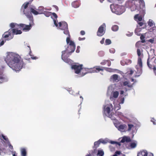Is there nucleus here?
<instances>
[{
	"mask_svg": "<svg viewBox=\"0 0 156 156\" xmlns=\"http://www.w3.org/2000/svg\"><path fill=\"white\" fill-rule=\"evenodd\" d=\"M104 152L102 150L99 149L98 150L97 155L98 156H103Z\"/></svg>",
	"mask_w": 156,
	"mask_h": 156,
	"instance_id": "28",
	"label": "nucleus"
},
{
	"mask_svg": "<svg viewBox=\"0 0 156 156\" xmlns=\"http://www.w3.org/2000/svg\"><path fill=\"white\" fill-rule=\"evenodd\" d=\"M101 142L102 143H104V140H103L102 141H101V140L100 139L98 140L97 141H96L94 142V148L96 149L98 147H99L100 144Z\"/></svg>",
	"mask_w": 156,
	"mask_h": 156,
	"instance_id": "23",
	"label": "nucleus"
},
{
	"mask_svg": "<svg viewBox=\"0 0 156 156\" xmlns=\"http://www.w3.org/2000/svg\"><path fill=\"white\" fill-rule=\"evenodd\" d=\"M30 3L29 2H27L26 3H24L22 5L21 9V10L23 11L24 14V12H26L28 11V9L29 8H28V9H27L26 11L25 10V9L27 8L28 5Z\"/></svg>",
	"mask_w": 156,
	"mask_h": 156,
	"instance_id": "15",
	"label": "nucleus"
},
{
	"mask_svg": "<svg viewBox=\"0 0 156 156\" xmlns=\"http://www.w3.org/2000/svg\"><path fill=\"white\" fill-rule=\"evenodd\" d=\"M105 39L104 38H103L102 40L100 41V43L101 44H103L104 43Z\"/></svg>",
	"mask_w": 156,
	"mask_h": 156,
	"instance_id": "54",
	"label": "nucleus"
},
{
	"mask_svg": "<svg viewBox=\"0 0 156 156\" xmlns=\"http://www.w3.org/2000/svg\"><path fill=\"white\" fill-rule=\"evenodd\" d=\"M137 53L139 57H140V56L141 55V54L140 50L139 49H137Z\"/></svg>",
	"mask_w": 156,
	"mask_h": 156,
	"instance_id": "41",
	"label": "nucleus"
},
{
	"mask_svg": "<svg viewBox=\"0 0 156 156\" xmlns=\"http://www.w3.org/2000/svg\"><path fill=\"white\" fill-rule=\"evenodd\" d=\"M92 70L91 71L93 73L94 72H98L100 71H103L104 70V69L102 68V67H101L99 66H97L94 67L92 69H91Z\"/></svg>",
	"mask_w": 156,
	"mask_h": 156,
	"instance_id": "16",
	"label": "nucleus"
},
{
	"mask_svg": "<svg viewBox=\"0 0 156 156\" xmlns=\"http://www.w3.org/2000/svg\"><path fill=\"white\" fill-rule=\"evenodd\" d=\"M32 13L35 15H37L40 13L32 8H29L28 11L24 12V14L29 19L30 21H31V22H32L33 21V17Z\"/></svg>",
	"mask_w": 156,
	"mask_h": 156,
	"instance_id": "4",
	"label": "nucleus"
},
{
	"mask_svg": "<svg viewBox=\"0 0 156 156\" xmlns=\"http://www.w3.org/2000/svg\"><path fill=\"white\" fill-rule=\"evenodd\" d=\"M154 119H152L151 120V121L152 122L153 124H155V122L154 121Z\"/></svg>",
	"mask_w": 156,
	"mask_h": 156,
	"instance_id": "63",
	"label": "nucleus"
},
{
	"mask_svg": "<svg viewBox=\"0 0 156 156\" xmlns=\"http://www.w3.org/2000/svg\"><path fill=\"white\" fill-rule=\"evenodd\" d=\"M106 30V25L103 23L98 28L97 32V35L99 37L102 36L105 34Z\"/></svg>",
	"mask_w": 156,
	"mask_h": 156,
	"instance_id": "8",
	"label": "nucleus"
},
{
	"mask_svg": "<svg viewBox=\"0 0 156 156\" xmlns=\"http://www.w3.org/2000/svg\"><path fill=\"white\" fill-rule=\"evenodd\" d=\"M144 41H137L135 44L136 47L137 48H144L145 47H143V45L142 43H144Z\"/></svg>",
	"mask_w": 156,
	"mask_h": 156,
	"instance_id": "19",
	"label": "nucleus"
},
{
	"mask_svg": "<svg viewBox=\"0 0 156 156\" xmlns=\"http://www.w3.org/2000/svg\"><path fill=\"white\" fill-rule=\"evenodd\" d=\"M116 127L118 129V130L121 132H125L127 128V126L126 124H121L118 126H116Z\"/></svg>",
	"mask_w": 156,
	"mask_h": 156,
	"instance_id": "17",
	"label": "nucleus"
},
{
	"mask_svg": "<svg viewBox=\"0 0 156 156\" xmlns=\"http://www.w3.org/2000/svg\"><path fill=\"white\" fill-rule=\"evenodd\" d=\"M21 154L22 156H26L27 152L25 148H23L21 150Z\"/></svg>",
	"mask_w": 156,
	"mask_h": 156,
	"instance_id": "29",
	"label": "nucleus"
},
{
	"mask_svg": "<svg viewBox=\"0 0 156 156\" xmlns=\"http://www.w3.org/2000/svg\"><path fill=\"white\" fill-rule=\"evenodd\" d=\"M56 20H56L55 19L54 20V24L56 26V27H58V24L57 23Z\"/></svg>",
	"mask_w": 156,
	"mask_h": 156,
	"instance_id": "50",
	"label": "nucleus"
},
{
	"mask_svg": "<svg viewBox=\"0 0 156 156\" xmlns=\"http://www.w3.org/2000/svg\"><path fill=\"white\" fill-rule=\"evenodd\" d=\"M72 5L75 8H78L80 5V2L78 1H74L72 3Z\"/></svg>",
	"mask_w": 156,
	"mask_h": 156,
	"instance_id": "24",
	"label": "nucleus"
},
{
	"mask_svg": "<svg viewBox=\"0 0 156 156\" xmlns=\"http://www.w3.org/2000/svg\"><path fill=\"white\" fill-rule=\"evenodd\" d=\"M112 156H126V155L122 153L121 151H117L115 152V154Z\"/></svg>",
	"mask_w": 156,
	"mask_h": 156,
	"instance_id": "26",
	"label": "nucleus"
},
{
	"mask_svg": "<svg viewBox=\"0 0 156 156\" xmlns=\"http://www.w3.org/2000/svg\"><path fill=\"white\" fill-rule=\"evenodd\" d=\"M25 24L21 23L18 25L20 28H21L23 30V29L25 27Z\"/></svg>",
	"mask_w": 156,
	"mask_h": 156,
	"instance_id": "42",
	"label": "nucleus"
},
{
	"mask_svg": "<svg viewBox=\"0 0 156 156\" xmlns=\"http://www.w3.org/2000/svg\"><path fill=\"white\" fill-rule=\"evenodd\" d=\"M4 43V42L3 41H2L0 43V46H1L3 45Z\"/></svg>",
	"mask_w": 156,
	"mask_h": 156,
	"instance_id": "60",
	"label": "nucleus"
},
{
	"mask_svg": "<svg viewBox=\"0 0 156 156\" xmlns=\"http://www.w3.org/2000/svg\"><path fill=\"white\" fill-rule=\"evenodd\" d=\"M145 37L144 35L142 34H141L140 37V39L141 41H144V42H146V41L144 39Z\"/></svg>",
	"mask_w": 156,
	"mask_h": 156,
	"instance_id": "44",
	"label": "nucleus"
},
{
	"mask_svg": "<svg viewBox=\"0 0 156 156\" xmlns=\"http://www.w3.org/2000/svg\"><path fill=\"white\" fill-rule=\"evenodd\" d=\"M106 45H108L110 44L111 43V41L109 39H106L105 41Z\"/></svg>",
	"mask_w": 156,
	"mask_h": 156,
	"instance_id": "37",
	"label": "nucleus"
},
{
	"mask_svg": "<svg viewBox=\"0 0 156 156\" xmlns=\"http://www.w3.org/2000/svg\"><path fill=\"white\" fill-rule=\"evenodd\" d=\"M65 34L68 35V37H67L66 39V41L67 44H68L69 43V44L70 41H71L70 40V35L69 32V34Z\"/></svg>",
	"mask_w": 156,
	"mask_h": 156,
	"instance_id": "32",
	"label": "nucleus"
},
{
	"mask_svg": "<svg viewBox=\"0 0 156 156\" xmlns=\"http://www.w3.org/2000/svg\"><path fill=\"white\" fill-rule=\"evenodd\" d=\"M128 128L127 130L128 131H130L131 129L134 126L133 125V124H128Z\"/></svg>",
	"mask_w": 156,
	"mask_h": 156,
	"instance_id": "38",
	"label": "nucleus"
},
{
	"mask_svg": "<svg viewBox=\"0 0 156 156\" xmlns=\"http://www.w3.org/2000/svg\"><path fill=\"white\" fill-rule=\"evenodd\" d=\"M66 53V51H62V58L65 62L69 63L70 62V59L65 56V54Z\"/></svg>",
	"mask_w": 156,
	"mask_h": 156,
	"instance_id": "13",
	"label": "nucleus"
},
{
	"mask_svg": "<svg viewBox=\"0 0 156 156\" xmlns=\"http://www.w3.org/2000/svg\"><path fill=\"white\" fill-rule=\"evenodd\" d=\"M112 79L114 81L117 82L118 81V76L117 74H114L111 76Z\"/></svg>",
	"mask_w": 156,
	"mask_h": 156,
	"instance_id": "27",
	"label": "nucleus"
},
{
	"mask_svg": "<svg viewBox=\"0 0 156 156\" xmlns=\"http://www.w3.org/2000/svg\"><path fill=\"white\" fill-rule=\"evenodd\" d=\"M136 146V144L135 143H133L130 144V146L131 148H135Z\"/></svg>",
	"mask_w": 156,
	"mask_h": 156,
	"instance_id": "40",
	"label": "nucleus"
},
{
	"mask_svg": "<svg viewBox=\"0 0 156 156\" xmlns=\"http://www.w3.org/2000/svg\"><path fill=\"white\" fill-rule=\"evenodd\" d=\"M119 27L117 25H114L112 27V30L114 31H116L118 30Z\"/></svg>",
	"mask_w": 156,
	"mask_h": 156,
	"instance_id": "30",
	"label": "nucleus"
},
{
	"mask_svg": "<svg viewBox=\"0 0 156 156\" xmlns=\"http://www.w3.org/2000/svg\"><path fill=\"white\" fill-rule=\"evenodd\" d=\"M57 16L55 13L54 12L52 13V16H51V17L53 19V18H54L55 19L57 20Z\"/></svg>",
	"mask_w": 156,
	"mask_h": 156,
	"instance_id": "36",
	"label": "nucleus"
},
{
	"mask_svg": "<svg viewBox=\"0 0 156 156\" xmlns=\"http://www.w3.org/2000/svg\"><path fill=\"white\" fill-rule=\"evenodd\" d=\"M85 39V37H83V38H81L80 37H79L78 38L79 40V41H82V40H83Z\"/></svg>",
	"mask_w": 156,
	"mask_h": 156,
	"instance_id": "58",
	"label": "nucleus"
},
{
	"mask_svg": "<svg viewBox=\"0 0 156 156\" xmlns=\"http://www.w3.org/2000/svg\"><path fill=\"white\" fill-rule=\"evenodd\" d=\"M154 62L152 60V59H150L149 58H148L147 61V65L150 69H153L154 71L155 72L156 68L154 66Z\"/></svg>",
	"mask_w": 156,
	"mask_h": 156,
	"instance_id": "11",
	"label": "nucleus"
},
{
	"mask_svg": "<svg viewBox=\"0 0 156 156\" xmlns=\"http://www.w3.org/2000/svg\"><path fill=\"white\" fill-rule=\"evenodd\" d=\"M147 152L146 151H141L137 153V156H147Z\"/></svg>",
	"mask_w": 156,
	"mask_h": 156,
	"instance_id": "20",
	"label": "nucleus"
},
{
	"mask_svg": "<svg viewBox=\"0 0 156 156\" xmlns=\"http://www.w3.org/2000/svg\"><path fill=\"white\" fill-rule=\"evenodd\" d=\"M137 65L139 66V68L136 67L137 69L136 74V76H139L141 75L142 73L143 63L142 59L140 57H139L138 58Z\"/></svg>",
	"mask_w": 156,
	"mask_h": 156,
	"instance_id": "7",
	"label": "nucleus"
},
{
	"mask_svg": "<svg viewBox=\"0 0 156 156\" xmlns=\"http://www.w3.org/2000/svg\"><path fill=\"white\" fill-rule=\"evenodd\" d=\"M72 68L74 70L76 74H79L81 70H84L86 72H82L81 76H83L86 75V74L89 73V70L86 68L83 69V68L82 65H77L76 64H74L72 66Z\"/></svg>",
	"mask_w": 156,
	"mask_h": 156,
	"instance_id": "2",
	"label": "nucleus"
},
{
	"mask_svg": "<svg viewBox=\"0 0 156 156\" xmlns=\"http://www.w3.org/2000/svg\"><path fill=\"white\" fill-rule=\"evenodd\" d=\"M107 65L108 66H109L111 65V63L109 60H107Z\"/></svg>",
	"mask_w": 156,
	"mask_h": 156,
	"instance_id": "48",
	"label": "nucleus"
},
{
	"mask_svg": "<svg viewBox=\"0 0 156 156\" xmlns=\"http://www.w3.org/2000/svg\"><path fill=\"white\" fill-rule=\"evenodd\" d=\"M31 58L33 59H36L37 58L36 57H31Z\"/></svg>",
	"mask_w": 156,
	"mask_h": 156,
	"instance_id": "62",
	"label": "nucleus"
},
{
	"mask_svg": "<svg viewBox=\"0 0 156 156\" xmlns=\"http://www.w3.org/2000/svg\"><path fill=\"white\" fill-rule=\"evenodd\" d=\"M154 40L153 39H150L148 40V41L151 43H153L154 42Z\"/></svg>",
	"mask_w": 156,
	"mask_h": 156,
	"instance_id": "57",
	"label": "nucleus"
},
{
	"mask_svg": "<svg viewBox=\"0 0 156 156\" xmlns=\"http://www.w3.org/2000/svg\"><path fill=\"white\" fill-rule=\"evenodd\" d=\"M110 143L112 144H116V142L113 141H111L110 142Z\"/></svg>",
	"mask_w": 156,
	"mask_h": 156,
	"instance_id": "59",
	"label": "nucleus"
},
{
	"mask_svg": "<svg viewBox=\"0 0 156 156\" xmlns=\"http://www.w3.org/2000/svg\"><path fill=\"white\" fill-rule=\"evenodd\" d=\"M138 24L140 27H141L143 26V25L144 24V23L142 22H138Z\"/></svg>",
	"mask_w": 156,
	"mask_h": 156,
	"instance_id": "55",
	"label": "nucleus"
},
{
	"mask_svg": "<svg viewBox=\"0 0 156 156\" xmlns=\"http://www.w3.org/2000/svg\"><path fill=\"white\" fill-rule=\"evenodd\" d=\"M53 7H54L56 9V11H58V8L56 5H53Z\"/></svg>",
	"mask_w": 156,
	"mask_h": 156,
	"instance_id": "51",
	"label": "nucleus"
},
{
	"mask_svg": "<svg viewBox=\"0 0 156 156\" xmlns=\"http://www.w3.org/2000/svg\"><path fill=\"white\" fill-rule=\"evenodd\" d=\"M144 6V2L143 0H136L134 4L131 7L132 11H133L136 9L138 10L142 9Z\"/></svg>",
	"mask_w": 156,
	"mask_h": 156,
	"instance_id": "3",
	"label": "nucleus"
},
{
	"mask_svg": "<svg viewBox=\"0 0 156 156\" xmlns=\"http://www.w3.org/2000/svg\"><path fill=\"white\" fill-rule=\"evenodd\" d=\"M122 7L119 6L118 5H116L115 7V13L118 15L122 14L123 11L122 9Z\"/></svg>",
	"mask_w": 156,
	"mask_h": 156,
	"instance_id": "14",
	"label": "nucleus"
},
{
	"mask_svg": "<svg viewBox=\"0 0 156 156\" xmlns=\"http://www.w3.org/2000/svg\"><path fill=\"white\" fill-rule=\"evenodd\" d=\"M108 72H111L112 71V69L111 68H104Z\"/></svg>",
	"mask_w": 156,
	"mask_h": 156,
	"instance_id": "45",
	"label": "nucleus"
},
{
	"mask_svg": "<svg viewBox=\"0 0 156 156\" xmlns=\"http://www.w3.org/2000/svg\"><path fill=\"white\" fill-rule=\"evenodd\" d=\"M112 108V105L111 104H109L104 106L103 110L105 113L109 114L110 112L111 109Z\"/></svg>",
	"mask_w": 156,
	"mask_h": 156,
	"instance_id": "10",
	"label": "nucleus"
},
{
	"mask_svg": "<svg viewBox=\"0 0 156 156\" xmlns=\"http://www.w3.org/2000/svg\"><path fill=\"white\" fill-rule=\"evenodd\" d=\"M148 25L150 27L154 26L155 24L154 22L151 20H149L148 22Z\"/></svg>",
	"mask_w": 156,
	"mask_h": 156,
	"instance_id": "33",
	"label": "nucleus"
},
{
	"mask_svg": "<svg viewBox=\"0 0 156 156\" xmlns=\"http://www.w3.org/2000/svg\"><path fill=\"white\" fill-rule=\"evenodd\" d=\"M59 28L63 30L64 34H69V30L68 28V24L65 22H60L58 23Z\"/></svg>",
	"mask_w": 156,
	"mask_h": 156,
	"instance_id": "6",
	"label": "nucleus"
},
{
	"mask_svg": "<svg viewBox=\"0 0 156 156\" xmlns=\"http://www.w3.org/2000/svg\"><path fill=\"white\" fill-rule=\"evenodd\" d=\"M80 48V46H78L77 48V49L76 50V52L77 53H79L80 52L79 49Z\"/></svg>",
	"mask_w": 156,
	"mask_h": 156,
	"instance_id": "52",
	"label": "nucleus"
},
{
	"mask_svg": "<svg viewBox=\"0 0 156 156\" xmlns=\"http://www.w3.org/2000/svg\"><path fill=\"white\" fill-rule=\"evenodd\" d=\"M109 51L111 53H113L115 52V50L113 49H111L109 50Z\"/></svg>",
	"mask_w": 156,
	"mask_h": 156,
	"instance_id": "56",
	"label": "nucleus"
},
{
	"mask_svg": "<svg viewBox=\"0 0 156 156\" xmlns=\"http://www.w3.org/2000/svg\"><path fill=\"white\" fill-rule=\"evenodd\" d=\"M98 54L100 56H102L104 55V52L102 51H99L98 53Z\"/></svg>",
	"mask_w": 156,
	"mask_h": 156,
	"instance_id": "47",
	"label": "nucleus"
},
{
	"mask_svg": "<svg viewBox=\"0 0 156 156\" xmlns=\"http://www.w3.org/2000/svg\"><path fill=\"white\" fill-rule=\"evenodd\" d=\"M147 156H154V155L152 153H150L148 154V155L147 154Z\"/></svg>",
	"mask_w": 156,
	"mask_h": 156,
	"instance_id": "61",
	"label": "nucleus"
},
{
	"mask_svg": "<svg viewBox=\"0 0 156 156\" xmlns=\"http://www.w3.org/2000/svg\"><path fill=\"white\" fill-rule=\"evenodd\" d=\"M12 34H21L22 33V32L21 30H17L15 29H11Z\"/></svg>",
	"mask_w": 156,
	"mask_h": 156,
	"instance_id": "25",
	"label": "nucleus"
},
{
	"mask_svg": "<svg viewBox=\"0 0 156 156\" xmlns=\"http://www.w3.org/2000/svg\"><path fill=\"white\" fill-rule=\"evenodd\" d=\"M75 48L76 46L74 43L73 41H70L67 48L64 51H66V53L70 55L74 51Z\"/></svg>",
	"mask_w": 156,
	"mask_h": 156,
	"instance_id": "5",
	"label": "nucleus"
},
{
	"mask_svg": "<svg viewBox=\"0 0 156 156\" xmlns=\"http://www.w3.org/2000/svg\"><path fill=\"white\" fill-rule=\"evenodd\" d=\"M134 83L130 84L129 81H125L123 82V84L124 86H126L130 88H131L133 86Z\"/></svg>",
	"mask_w": 156,
	"mask_h": 156,
	"instance_id": "22",
	"label": "nucleus"
},
{
	"mask_svg": "<svg viewBox=\"0 0 156 156\" xmlns=\"http://www.w3.org/2000/svg\"><path fill=\"white\" fill-rule=\"evenodd\" d=\"M80 34L81 35H83L85 34V32L84 30H81L80 32Z\"/></svg>",
	"mask_w": 156,
	"mask_h": 156,
	"instance_id": "53",
	"label": "nucleus"
},
{
	"mask_svg": "<svg viewBox=\"0 0 156 156\" xmlns=\"http://www.w3.org/2000/svg\"><path fill=\"white\" fill-rule=\"evenodd\" d=\"M85 156H92L91 154L89 153V154H87Z\"/></svg>",
	"mask_w": 156,
	"mask_h": 156,
	"instance_id": "64",
	"label": "nucleus"
},
{
	"mask_svg": "<svg viewBox=\"0 0 156 156\" xmlns=\"http://www.w3.org/2000/svg\"><path fill=\"white\" fill-rule=\"evenodd\" d=\"M140 30L139 29H136L135 30V34L138 35V36H140Z\"/></svg>",
	"mask_w": 156,
	"mask_h": 156,
	"instance_id": "35",
	"label": "nucleus"
},
{
	"mask_svg": "<svg viewBox=\"0 0 156 156\" xmlns=\"http://www.w3.org/2000/svg\"><path fill=\"white\" fill-rule=\"evenodd\" d=\"M107 60H103V61L101 62L100 64L102 65H104L107 63Z\"/></svg>",
	"mask_w": 156,
	"mask_h": 156,
	"instance_id": "43",
	"label": "nucleus"
},
{
	"mask_svg": "<svg viewBox=\"0 0 156 156\" xmlns=\"http://www.w3.org/2000/svg\"><path fill=\"white\" fill-rule=\"evenodd\" d=\"M131 141V140L129 137L124 136L121 140V142L124 143L125 142H129Z\"/></svg>",
	"mask_w": 156,
	"mask_h": 156,
	"instance_id": "21",
	"label": "nucleus"
},
{
	"mask_svg": "<svg viewBox=\"0 0 156 156\" xmlns=\"http://www.w3.org/2000/svg\"><path fill=\"white\" fill-rule=\"evenodd\" d=\"M18 24L16 23H11L10 24V27L12 29H14L16 26Z\"/></svg>",
	"mask_w": 156,
	"mask_h": 156,
	"instance_id": "39",
	"label": "nucleus"
},
{
	"mask_svg": "<svg viewBox=\"0 0 156 156\" xmlns=\"http://www.w3.org/2000/svg\"><path fill=\"white\" fill-rule=\"evenodd\" d=\"M5 61L10 68L16 71L20 70L25 65L21 57L13 53L8 54Z\"/></svg>",
	"mask_w": 156,
	"mask_h": 156,
	"instance_id": "1",
	"label": "nucleus"
},
{
	"mask_svg": "<svg viewBox=\"0 0 156 156\" xmlns=\"http://www.w3.org/2000/svg\"><path fill=\"white\" fill-rule=\"evenodd\" d=\"M119 95V93L118 91H115L113 93V97L114 98H117Z\"/></svg>",
	"mask_w": 156,
	"mask_h": 156,
	"instance_id": "31",
	"label": "nucleus"
},
{
	"mask_svg": "<svg viewBox=\"0 0 156 156\" xmlns=\"http://www.w3.org/2000/svg\"><path fill=\"white\" fill-rule=\"evenodd\" d=\"M12 33L11 29H9L8 31L4 33L2 35V37L6 40H9L13 38V35Z\"/></svg>",
	"mask_w": 156,
	"mask_h": 156,
	"instance_id": "9",
	"label": "nucleus"
},
{
	"mask_svg": "<svg viewBox=\"0 0 156 156\" xmlns=\"http://www.w3.org/2000/svg\"><path fill=\"white\" fill-rule=\"evenodd\" d=\"M133 33H130V32H128L126 34V36L128 37H130L133 35Z\"/></svg>",
	"mask_w": 156,
	"mask_h": 156,
	"instance_id": "46",
	"label": "nucleus"
},
{
	"mask_svg": "<svg viewBox=\"0 0 156 156\" xmlns=\"http://www.w3.org/2000/svg\"><path fill=\"white\" fill-rule=\"evenodd\" d=\"M121 102L120 103V104H122L124 103V98H122L120 99Z\"/></svg>",
	"mask_w": 156,
	"mask_h": 156,
	"instance_id": "49",
	"label": "nucleus"
},
{
	"mask_svg": "<svg viewBox=\"0 0 156 156\" xmlns=\"http://www.w3.org/2000/svg\"><path fill=\"white\" fill-rule=\"evenodd\" d=\"M138 15L137 14L136 15L134 16V18L135 19L138 18V21H141L142 20V18L141 16H140L138 17Z\"/></svg>",
	"mask_w": 156,
	"mask_h": 156,
	"instance_id": "34",
	"label": "nucleus"
},
{
	"mask_svg": "<svg viewBox=\"0 0 156 156\" xmlns=\"http://www.w3.org/2000/svg\"><path fill=\"white\" fill-rule=\"evenodd\" d=\"M31 22V21H30V23L29 25H25V27L23 29V30H29L30 29L31 26L34 24L33 21L32 22Z\"/></svg>",
	"mask_w": 156,
	"mask_h": 156,
	"instance_id": "18",
	"label": "nucleus"
},
{
	"mask_svg": "<svg viewBox=\"0 0 156 156\" xmlns=\"http://www.w3.org/2000/svg\"><path fill=\"white\" fill-rule=\"evenodd\" d=\"M8 81V79L6 76L3 74V72L0 71V83Z\"/></svg>",
	"mask_w": 156,
	"mask_h": 156,
	"instance_id": "12",
	"label": "nucleus"
}]
</instances>
